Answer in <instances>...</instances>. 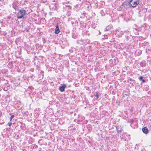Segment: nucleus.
I'll use <instances>...</instances> for the list:
<instances>
[{"label":"nucleus","mask_w":151,"mask_h":151,"mask_svg":"<svg viewBox=\"0 0 151 151\" xmlns=\"http://www.w3.org/2000/svg\"><path fill=\"white\" fill-rule=\"evenodd\" d=\"M12 121H10V122H9L8 123V124H7V125H8L9 126H10L11 125H12V122H11Z\"/></svg>","instance_id":"10"},{"label":"nucleus","mask_w":151,"mask_h":151,"mask_svg":"<svg viewBox=\"0 0 151 151\" xmlns=\"http://www.w3.org/2000/svg\"><path fill=\"white\" fill-rule=\"evenodd\" d=\"M66 86L65 84H63L62 86L59 87V89L60 91L63 92L65 91V89Z\"/></svg>","instance_id":"4"},{"label":"nucleus","mask_w":151,"mask_h":151,"mask_svg":"<svg viewBox=\"0 0 151 151\" xmlns=\"http://www.w3.org/2000/svg\"><path fill=\"white\" fill-rule=\"evenodd\" d=\"M142 83H144L145 82V81L144 79H143V80H142Z\"/></svg>","instance_id":"14"},{"label":"nucleus","mask_w":151,"mask_h":151,"mask_svg":"<svg viewBox=\"0 0 151 151\" xmlns=\"http://www.w3.org/2000/svg\"><path fill=\"white\" fill-rule=\"evenodd\" d=\"M13 7L15 10H17L18 9V7L14 4H13Z\"/></svg>","instance_id":"9"},{"label":"nucleus","mask_w":151,"mask_h":151,"mask_svg":"<svg viewBox=\"0 0 151 151\" xmlns=\"http://www.w3.org/2000/svg\"><path fill=\"white\" fill-rule=\"evenodd\" d=\"M129 6L130 7V4L129 2H124L120 6V7L123 10L127 9V7Z\"/></svg>","instance_id":"3"},{"label":"nucleus","mask_w":151,"mask_h":151,"mask_svg":"<svg viewBox=\"0 0 151 151\" xmlns=\"http://www.w3.org/2000/svg\"><path fill=\"white\" fill-rule=\"evenodd\" d=\"M142 131L143 133L145 134H147L148 132V130L147 128L146 127H144L142 129Z\"/></svg>","instance_id":"6"},{"label":"nucleus","mask_w":151,"mask_h":151,"mask_svg":"<svg viewBox=\"0 0 151 151\" xmlns=\"http://www.w3.org/2000/svg\"><path fill=\"white\" fill-rule=\"evenodd\" d=\"M33 148L34 149V147H33Z\"/></svg>","instance_id":"15"},{"label":"nucleus","mask_w":151,"mask_h":151,"mask_svg":"<svg viewBox=\"0 0 151 151\" xmlns=\"http://www.w3.org/2000/svg\"><path fill=\"white\" fill-rule=\"evenodd\" d=\"M97 99H98L99 98V96L98 93L97 92L96 94L95 95Z\"/></svg>","instance_id":"11"},{"label":"nucleus","mask_w":151,"mask_h":151,"mask_svg":"<svg viewBox=\"0 0 151 151\" xmlns=\"http://www.w3.org/2000/svg\"><path fill=\"white\" fill-rule=\"evenodd\" d=\"M26 14V11L25 10L23 9L20 10H19L17 15V18L18 19L22 18Z\"/></svg>","instance_id":"1"},{"label":"nucleus","mask_w":151,"mask_h":151,"mask_svg":"<svg viewBox=\"0 0 151 151\" xmlns=\"http://www.w3.org/2000/svg\"><path fill=\"white\" fill-rule=\"evenodd\" d=\"M14 117V115H12L10 118V121H12V119Z\"/></svg>","instance_id":"13"},{"label":"nucleus","mask_w":151,"mask_h":151,"mask_svg":"<svg viewBox=\"0 0 151 151\" xmlns=\"http://www.w3.org/2000/svg\"><path fill=\"white\" fill-rule=\"evenodd\" d=\"M130 7H136L139 3V0H131L129 1Z\"/></svg>","instance_id":"2"},{"label":"nucleus","mask_w":151,"mask_h":151,"mask_svg":"<svg viewBox=\"0 0 151 151\" xmlns=\"http://www.w3.org/2000/svg\"><path fill=\"white\" fill-rule=\"evenodd\" d=\"M60 29H59V27L58 25L56 26V28L55 31V33L56 34H58L60 32Z\"/></svg>","instance_id":"5"},{"label":"nucleus","mask_w":151,"mask_h":151,"mask_svg":"<svg viewBox=\"0 0 151 151\" xmlns=\"http://www.w3.org/2000/svg\"><path fill=\"white\" fill-rule=\"evenodd\" d=\"M116 129H117V132L118 133L121 132L122 130V129L121 128H120L119 127H116Z\"/></svg>","instance_id":"7"},{"label":"nucleus","mask_w":151,"mask_h":151,"mask_svg":"<svg viewBox=\"0 0 151 151\" xmlns=\"http://www.w3.org/2000/svg\"><path fill=\"white\" fill-rule=\"evenodd\" d=\"M111 28V26H107L106 28L105 29V31H108Z\"/></svg>","instance_id":"8"},{"label":"nucleus","mask_w":151,"mask_h":151,"mask_svg":"<svg viewBox=\"0 0 151 151\" xmlns=\"http://www.w3.org/2000/svg\"><path fill=\"white\" fill-rule=\"evenodd\" d=\"M139 80L142 81V80H143V77L141 76L139 77Z\"/></svg>","instance_id":"12"}]
</instances>
